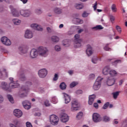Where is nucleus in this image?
Masks as SVG:
<instances>
[{"label":"nucleus","instance_id":"f8f14e48","mask_svg":"<svg viewBox=\"0 0 127 127\" xmlns=\"http://www.w3.org/2000/svg\"><path fill=\"white\" fill-rule=\"evenodd\" d=\"M92 119L94 123H99V122H101V121H102L101 116H100L98 113H94L92 116Z\"/></svg>","mask_w":127,"mask_h":127},{"label":"nucleus","instance_id":"a211bd4d","mask_svg":"<svg viewBox=\"0 0 127 127\" xmlns=\"http://www.w3.org/2000/svg\"><path fill=\"white\" fill-rule=\"evenodd\" d=\"M11 14L14 17H18L20 15V11L18 12L16 9L13 8L11 9Z\"/></svg>","mask_w":127,"mask_h":127},{"label":"nucleus","instance_id":"37998d69","mask_svg":"<svg viewBox=\"0 0 127 127\" xmlns=\"http://www.w3.org/2000/svg\"><path fill=\"white\" fill-rule=\"evenodd\" d=\"M55 50L57 52L61 51V47L59 45H56L55 46Z\"/></svg>","mask_w":127,"mask_h":127},{"label":"nucleus","instance_id":"aec40b11","mask_svg":"<svg viewBox=\"0 0 127 127\" xmlns=\"http://www.w3.org/2000/svg\"><path fill=\"white\" fill-rule=\"evenodd\" d=\"M82 42H83V40L82 39L75 40L74 47L75 48L81 47V46H82Z\"/></svg>","mask_w":127,"mask_h":127},{"label":"nucleus","instance_id":"c03bdc74","mask_svg":"<svg viewBox=\"0 0 127 127\" xmlns=\"http://www.w3.org/2000/svg\"><path fill=\"white\" fill-rule=\"evenodd\" d=\"M111 9L113 12H116L117 11V7H116V4H113L111 6Z\"/></svg>","mask_w":127,"mask_h":127},{"label":"nucleus","instance_id":"72a5a7b5","mask_svg":"<svg viewBox=\"0 0 127 127\" xmlns=\"http://www.w3.org/2000/svg\"><path fill=\"white\" fill-rule=\"evenodd\" d=\"M24 109H25L26 110H29V109H30V108H31V104L30 103H28V105L26 106L25 105V103H22Z\"/></svg>","mask_w":127,"mask_h":127},{"label":"nucleus","instance_id":"c9c22d12","mask_svg":"<svg viewBox=\"0 0 127 127\" xmlns=\"http://www.w3.org/2000/svg\"><path fill=\"white\" fill-rule=\"evenodd\" d=\"M110 44H107L103 48L104 50L105 51H112V49L109 47Z\"/></svg>","mask_w":127,"mask_h":127},{"label":"nucleus","instance_id":"a878e982","mask_svg":"<svg viewBox=\"0 0 127 127\" xmlns=\"http://www.w3.org/2000/svg\"><path fill=\"white\" fill-rule=\"evenodd\" d=\"M51 40L53 42H55L56 43H57L59 42V37H58L57 36H53L51 37Z\"/></svg>","mask_w":127,"mask_h":127},{"label":"nucleus","instance_id":"4d7b16f0","mask_svg":"<svg viewBox=\"0 0 127 127\" xmlns=\"http://www.w3.org/2000/svg\"><path fill=\"white\" fill-rule=\"evenodd\" d=\"M74 38H75V40H79V39H80V35L79 34H76L74 36Z\"/></svg>","mask_w":127,"mask_h":127},{"label":"nucleus","instance_id":"393cba45","mask_svg":"<svg viewBox=\"0 0 127 127\" xmlns=\"http://www.w3.org/2000/svg\"><path fill=\"white\" fill-rule=\"evenodd\" d=\"M98 60H99V61H102V59L101 58L99 59L98 57H95L92 59L91 61L93 64H97Z\"/></svg>","mask_w":127,"mask_h":127},{"label":"nucleus","instance_id":"de8ad7c7","mask_svg":"<svg viewBox=\"0 0 127 127\" xmlns=\"http://www.w3.org/2000/svg\"><path fill=\"white\" fill-rule=\"evenodd\" d=\"M109 106H110V103L109 102L106 103L103 105V110H107V109H108V107H109Z\"/></svg>","mask_w":127,"mask_h":127},{"label":"nucleus","instance_id":"5701e85b","mask_svg":"<svg viewBox=\"0 0 127 127\" xmlns=\"http://www.w3.org/2000/svg\"><path fill=\"white\" fill-rule=\"evenodd\" d=\"M5 74V77H7L8 75L7 74V72L5 69L3 70H0V79H4L3 78V74Z\"/></svg>","mask_w":127,"mask_h":127},{"label":"nucleus","instance_id":"09e8293b","mask_svg":"<svg viewBox=\"0 0 127 127\" xmlns=\"http://www.w3.org/2000/svg\"><path fill=\"white\" fill-rule=\"evenodd\" d=\"M77 84H78V83L75 82H72L70 84V88H74V87H75V86H77Z\"/></svg>","mask_w":127,"mask_h":127},{"label":"nucleus","instance_id":"5fc2aeb1","mask_svg":"<svg viewBox=\"0 0 127 127\" xmlns=\"http://www.w3.org/2000/svg\"><path fill=\"white\" fill-rule=\"evenodd\" d=\"M75 94H76V95H81L82 94H83V91H82V90H77V91H75Z\"/></svg>","mask_w":127,"mask_h":127},{"label":"nucleus","instance_id":"4c0bfd02","mask_svg":"<svg viewBox=\"0 0 127 127\" xmlns=\"http://www.w3.org/2000/svg\"><path fill=\"white\" fill-rule=\"evenodd\" d=\"M35 11V13L38 15L41 14V13L43 12V11H42V9H41V8L36 9Z\"/></svg>","mask_w":127,"mask_h":127},{"label":"nucleus","instance_id":"8fccbe9b","mask_svg":"<svg viewBox=\"0 0 127 127\" xmlns=\"http://www.w3.org/2000/svg\"><path fill=\"white\" fill-rule=\"evenodd\" d=\"M110 117H108L107 116H104L103 117V121L104 122H110Z\"/></svg>","mask_w":127,"mask_h":127},{"label":"nucleus","instance_id":"0e129e2a","mask_svg":"<svg viewBox=\"0 0 127 127\" xmlns=\"http://www.w3.org/2000/svg\"><path fill=\"white\" fill-rule=\"evenodd\" d=\"M3 97H2V95H0V103H2L3 102Z\"/></svg>","mask_w":127,"mask_h":127},{"label":"nucleus","instance_id":"0eeeda50","mask_svg":"<svg viewBox=\"0 0 127 127\" xmlns=\"http://www.w3.org/2000/svg\"><path fill=\"white\" fill-rule=\"evenodd\" d=\"M106 83L107 86H113L116 83V78L109 76L107 77Z\"/></svg>","mask_w":127,"mask_h":127},{"label":"nucleus","instance_id":"13d9d810","mask_svg":"<svg viewBox=\"0 0 127 127\" xmlns=\"http://www.w3.org/2000/svg\"><path fill=\"white\" fill-rule=\"evenodd\" d=\"M26 127H32V125H31V123H30L29 122H26Z\"/></svg>","mask_w":127,"mask_h":127},{"label":"nucleus","instance_id":"bb28decb","mask_svg":"<svg viewBox=\"0 0 127 127\" xmlns=\"http://www.w3.org/2000/svg\"><path fill=\"white\" fill-rule=\"evenodd\" d=\"M63 45L65 47H68L70 45V40H64L63 41Z\"/></svg>","mask_w":127,"mask_h":127},{"label":"nucleus","instance_id":"a19ab883","mask_svg":"<svg viewBox=\"0 0 127 127\" xmlns=\"http://www.w3.org/2000/svg\"><path fill=\"white\" fill-rule=\"evenodd\" d=\"M82 117H83V112H80L77 114L76 116V119L77 120H80V119H82Z\"/></svg>","mask_w":127,"mask_h":127},{"label":"nucleus","instance_id":"f704fd0d","mask_svg":"<svg viewBox=\"0 0 127 127\" xmlns=\"http://www.w3.org/2000/svg\"><path fill=\"white\" fill-rule=\"evenodd\" d=\"M103 27L101 25H97L95 27L92 28V29H94L95 30H98L101 29H103Z\"/></svg>","mask_w":127,"mask_h":127},{"label":"nucleus","instance_id":"6e6d98bb","mask_svg":"<svg viewBox=\"0 0 127 127\" xmlns=\"http://www.w3.org/2000/svg\"><path fill=\"white\" fill-rule=\"evenodd\" d=\"M57 80H58V74L55 73L53 78V81H57Z\"/></svg>","mask_w":127,"mask_h":127},{"label":"nucleus","instance_id":"e2e57ef3","mask_svg":"<svg viewBox=\"0 0 127 127\" xmlns=\"http://www.w3.org/2000/svg\"><path fill=\"white\" fill-rule=\"evenodd\" d=\"M88 15L89 14L86 12H84L82 14L83 17H87V16H88Z\"/></svg>","mask_w":127,"mask_h":127},{"label":"nucleus","instance_id":"c85d7f7f","mask_svg":"<svg viewBox=\"0 0 127 127\" xmlns=\"http://www.w3.org/2000/svg\"><path fill=\"white\" fill-rule=\"evenodd\" d=\"M54 11L55 13H56L57 14H60L61 13H62V9L60 8L56 7Z\"/></svg>","mask_w":127,"mask_h":127},{"label":"nucleus","instance_id":"7c9ffc66","mask_svg":"<svg viewBox=\"0 0 127 127\" xmlns=\"http://www.w3.org/2000/svg\"><path fill=\"white\" fill-rule=\"evenodd\" d=\"M79 110V105H71V111L75 112Z\"/></svg>","mask_w":127,"mask_h":127},{"label":"nucleus","instance_id":"ddd939ff","mask_svg":"<svg viewBox=\"0 0 127 127\" xmlns=\"http://www.w3.org/2000/svg\"><path fill=\"white\" fill-rule=\"evenodd\" d=\"M30 26L32 28H33V29H35L36 30H38V31H43V28H42L41 26L37 24H31Z\"/></svg>","mask_w":127,"mask_h":127},{"label":"nucleus","instance_id":"2eb2a0df","mask_svg":"<svg viewBox=\"0 0 127 127\" xmlns=\"http://www.w3.org/2000/svg\"><path fill=\"white\" fill-rule=\"evenodd\" d=\"M13 115L16 118H21L22 117V111L19 109H15L13 111Z\"/></svg>","mask_w":127,"mask_h":127},{"label":"nucleus","instance_id":"2f4dec72","mask_svg":"<svg viewBox=\"0 0 127 127\" xmlns=\"http://www.w3.org/2000/svg\"><path fill=\"white\" fill-rule=\"evenodd\" d=\"M73 21H74L76 23H83V20H81L79 18H74L73 19Z\"/></svg>","mask_w":127,"mask_h":127},{"label":"nucleus","instance_id":"c756f323","mask_svg":"<svg viewBox=\"0 0 127 127\" xmlns=\"http://www.w3.org/2000/svg\"><path fill=\"white\" fill-rule=\"evenodd\" d=\"M12 21L15 25H19L21 23V21L18 19H13Z\"/></svg>","mask_w":127,"mask_h":127},{"label":"nucleus","instance_id":"864d4df0","mask_svg":"<svg viewBox=\"0 0 127 127\" xmlns=\"http://www.w3.org/2000/svg\"><path fill=\"white\" fill-rule=\"evenodd\" d=\"M95 78V74L91 73L89 76V79L90 80H94V78Z\"/></svg>","mask_w":127,"mask_h":127},{"label":"nucleus","instance_id":"49530a36","mask_svg":"<svg viewBox=\"0 0 127 127\" xmlns=\"http://www.w3.org/2000/svg\"><path fill=\"white\" fill-rule=\"evenodd\" d=\"M52 102H53L54 104H57V103H58V99H57L56 97H54L52 98Z\"/></svg>","mask_w":127,"mask_h":127},{"label":"nucleus","instance_id":"9d476101","mask_svg":"<svg viewBox=\"0 0 127 127\" xmlns=\"http://www.w3.org/2000/svg\"><path fill=\"white\" fill-rule=\"evenodd\" d=\"M86 53L88 57L90 56H92L94 53V50H93V48L90 45H88L87 46V49L86 50Z\"/></svg>","mask_w":127,"mask_h":127},{"label":"nucleus","instance_id":"4468645a","mask_svg":"<svg viewBox=\"0 0 127 127\" xmlns=\"http://www.w3.org/2000/svg\"><path fill=\"white\" fill-rule=\"evenodd\" d=\"M61 121L62 123H67L69 121V117L65 113L61 115Z\"/></svg>","mask_w":127,"mask_h":127},{"label":"nucleus","instance_id":"3c124183","mask_svg":"<svg viewBox=\"0 0 127 127\" xmlns=\"http://www.w3.org/2000/svg\"><path fill=\"white\" fill-rule=\"evenodd\" d=\"M44 105L46 107H50L51 106L50 103H49V101L47 100L44 101Z\"/></svg>","mask_w":127,"mask_h":127},{"label":"nucleus","instance_id":"79ce46f5","mask_svg":"<svg viewBox=\"0 0 127 127\" xmlns=\"http://www.w3.org/2000/svg\"><path fill=\"white\" fill-rule=\"evenodd\" d=\"M122 127H127V119H125L122 121Z\"/></svg>","mask_w":127,"mask_h":127},{"label":"nucleus","instance_id":"cd10ccee","mask_svg":"<svg viewBox=\"0 0 127 127\" xmlns=\"http://www.w3.org/2000/svg\"><path fill=\"white\" fill-rule=\"evenodd\" d=\"M109 74L111 77H116V76H117L118 75V72L117 71L112 69L110 71Z\"/></svg>","mask_w":127,"mask_h":127},{"label":"nucleus","instance_id":"f3484780","mask_svg":"<svg viewBox=\"0 0 127 127\" xmlns=\"http://www.w3.org/2000/svg\"><path fill=\"white\" fill-rule=\"evenodd\" d=\"M0 87L3 90H4L5 91H7V90H8V88H9V86H8L7 82H5L4 81L1 82Z\"/></svg>","mask_w":127,"mask_h":127},{"label":"nucleus","instance_id":"a18cd8bd","mask_svg":"<svg viewBox=\"0 0 127 127\" xmlns=\"http://www.w3.org/2000/svg\"><path fill=\"white\" fill-rule=\"evenodd\" d=\"M71 106H79V103L77 100L71 101Z\"/></svg>","mask_w":127,"mask_h":127},{"label":"nucleus","instance_id":"ea45409f","mask_svg":"<svg viewBox=\"0 0 127 127\" xmlns=\"http://www.w3.org/2000/svg\"><path fill=\"white\" fill-rule=\"evenodd\" d=\"M7 97L8 98V100L9 101L11 104H13L14 103V100H13V98H12V96L10 95H7Z\"/></svg>","mask_w":127,"mask_h":127},{"label":"nucleus","instance_id":"f03ea898","mask_svg":"<svg viewBox=\"0 0 127 127\" xmlns=\"http://www.w3.org/2000/svg\"><path fill=\"white\" fill-rule=\"evenodd\" d=\"M103 78L101 76H98L96 79L94 84L93 86V89L94 91H98L101 88V85H102V80Z\"/></svg>","mask_w":127,"mask_h":127},{"label":"nucleus","instance_id":"6ab92c4d","mask_svg":"<svg viewBox=\"0 0 127 127\" xmlns=\"http://www.w3.org/2000/svg\"><path fill=\"white\" fill-rule=\"evenodd\" d=\"M95 99H96V95L93 94L91 95H89V100H88V104L90 105H93V103H94V101H95Z\"/></svg>","mask_w":127,"mask_h":127},{"label":"nucleus","instance_id":"6e6552de","mask_svg":"<svg viewBox=\"0 0 127 127\" xmlns=\"http://www.w3.org/2000/svg\"><path fill=\"white\" fill-rule=\"evenodd\" d=\"M48 71L45 68L40 69L38 71V74L40 78H45L47 75Z\"/></svg>","mask_w":127,"mask_h":127},{"label":"nucleus","instance_id":"052dcab7","mask_svg":"<svg viewBox=\"0 0 127 127\" xmlns=\"http://www.w3.org/2000/svg\"><path fill=\"white\" fill-rule=\"evenodd\" d=\"M13 124H14V125H15V126H17L18 125V124H19V121H18L17 120H14L13 121Z\"/></svg>","mask_w":127,"mask_h":127},{"label":"nucleus","instance_id":"338daca9","mask_svg":"<svg viewBox=\"0 0 127 127\" xmlns=\"http://www.w3.org/2000/svg\"><path fill=\"white\" fill-rule=\"evenodd\" d=\"M9 80L10 81V83H14L15 81H13V78L12 77H10L9 78Z\"/></svg>","mask_w":127,"mask_h":127},{"label":"nucleus","instance_id":"58836bf2","mask_svg":"<svg viewBox=\"0 0 127 127\" xmlns=\"http://www.w3.org/2000/svg\"><path fill=\"white\" fill-rule=\"evenodd\" d=\"M66 85L64 82H62L60 85V88L61 90H65L66 89Z\"/></svg>","mask_w":127,"mask_h":127},{"label":"nucleus","instance_id":"603ef678","mask_svg":"<svg viewBox=\"0 0 127 127\" xmlns=\"http://www.w3.org/2000/svg\"><path fill=\"white\" fill-rule=\"evenodd\" d=\"M20 79L21 81H25V76H24V74H22L20 75Z\"/></svg>","mask_w":127,"mask_h":127},{"label":"nucleus","instance_id":"dca6fc26","mask_svg":"<svg viewBox=\"0 0 127 127\" xmlns=\"http://www.w3.org/2000/svg\"><path fill=\"white\" fill-rule=\"evenodd\" d=\"M63 94L64 95L65 104H69L71 102V97L67 93H63Z\"/></svg>","mask_w":127,"mask_h":127},{"label":"nucleus","instance_id":"e433bc0d","mask_svg":"<svg viewBox=\"0 0 127 127\" xmlns=\"http://www.w3.org/2000/svg\"><path fill=\"white\" fill-rule=\"evenodd\" d=\"M122 63V60H117L115 61L114 62L112 63V64L113 65V66H117L118 65V64H120Z\"/></svg>","mask_w":127,"mask_h":127},{"label":"nucleus","instance_id":"b1692460","mask_svg":"<svg viewBox=\"0 0 127 127\" xmlns=\"http://www.w3.org/2000/svg\"><path fill=\"white\" fill-rule=\"evenodd\" d=\"M74 7L76 9H82V8H84V4L83 3H77L75 4Z\"/></svg>","mask_w":127,"mask_h":127},{"label":"nucleus","instance_id":"423d86ee","mask_svg":"<svg viewBox=\"0 0 127 127\" xmlns=\"http://www.w3.org/2000/svg\"><path fill=\"white\" fill-rule=\"evenodd\" d=\"M0 40L1 42H2L4 45H6V46H10V45H11V41L6 37H2L1 38Z\"/></svg>","mask_w":127,"mask_h":127},{"label":"nucleus","instance_id":"20e7f679","mask_svg":"<svg viewBox=\"0 0 127 127\" xmlns=\"http://www.w3.org/2000/svg\"><path fill=\"white\" fill-rule=\"evenodd\" d=\"M50 121L51 125L53 126H57L59 122V119L56 115H52L50 117Z\"/></svg>","mask_w":127,"mask_h":127},{"label":"nucleus","instance_id":"7ed1b4c3","mask_svg":"<svg viewBox=\"0 0 127 127\" xmlns=\"http://www.w3.org/2000/svg\"><path fill=\"white\" fill-rule=\"evenodd\" d=\"M20 14L24 17H28L32 14V12L30 9H21L20 10Z\"/></svg>","mask_w":127,"mask_h":127},{"label":"nucleus","instance_id":"774afa93","mask_svg":"<svg viewBox=\"0 0 127 127\" xmlns=\"http://www.w3.org/2000/svg\"><path fill=\"white\" fill-rule=\"evenodd\" d=\"M47 30L48 32H49V33H51V32H52L51 28H50V27H47Z\"/></svg>","mask_w":127,"mask_h":127},{"label":"nucleus","instance_id":"1a4fd4ad","mask_svg":"<svg viewBox=\"0 0 127 127\" xmlns=\"http://www.w3.org/2000/svg\"><path fill=\"white\" fill-rule=\"evenodd\" d=\"M38 55V50H36L35 49H33L31 50L30 53V57L31 59H34V58H36Z\"/></svg>","mask_w":127,"mask_h":127},{"label":"nucleus","instance_id":"412c9836","mask_svg":"<svg viewBox=\"0 0 127 127\" xmlns=\"http://www.w3.org/2000/svg\"><path fill=\"white\" fill-rule=\"evenodd\" d=\"M110 71H111L110 67L106 66L103 68L102 73L103 75H108V74H110Z\"/></svg>","mask_w":127,"mask_h":127},{"label":"nucleus","instance_id":"4be33fe9","mask_svg":"<svg viewBox=\"0 0 127 127\" xmlns=\"http://www.w3.org/2000/svg\"><path fill=\"white\" fill-rule=\"evenodd\" d=\"M18 86H19V84L15 82L13 83H9V87H10V89H14L15 88H17Z\"/></svg>","mask_w":127,"mask_h":127},{"label":"nucleus","instance_id":"473e14b6","mask_svg":"<svg viewBox=\"0 0 127 127\" xmlns=\"http://www.w3.org/2000/svg\"><path fill=\"white\" fill-rule=\"evenodd\" d=\"M112 95L114 100H117V99H118V96L120 95V91L113 92Z\"/></svg>","mask_w":127,"mask_h":127},{"label":"nucleus","instance_id":"39448f33","mask_svg":"<svg viewBox=\"0 0 127 127\" xmlns=\"http://www.w3.org/2000/svg\"><path fill=\"white\" fill-rule=\"evenodd\" d=\"M28 90H29L28 87H22L21 90L19 92V97H20V98H24V97H26Z\"/></svg>","mask_w":127,"mask_h":127},{"label":"nucleus","instance_id":"69168bd1","mask_svg":"<svg viewBox=\"0 0 127 127\" xmlns=\"http://www.w3.org/2000/svg\"><path fill=\"white\" fill-rule=\"evenodd\" d=\"M68 73L70 75H73V74L74 73V70H68Z\"/></svg>","mask_w":127,"mask_h":127},{"label":"nucleus","instance_id":"680f3d73","mask_svg":"<svg viewBox=\"0 0 127 127\" xmlns=\"http://www.w3.org/2000/svg\"><path fill=\"white\" fill-rule=\"evenodd\" d=\"M97 5H98V3H97V2H96L94 4V5L93 6V8H94V10H96L97 9Z\"/></svg>","mask_w":127,"mask_h":127},{"label":"nucleus","instance_id":"bf43d9fd","mask_svg":"<svg viewBox=\"0 0 127 127\" xmlns=\"http://www.w3.org/2000/svg\"><path fill=\"white\" fill-rule=\"evenodd\" d=\"M116 29L118 31V32H119L120 33H121V32H122V29H121V27H120L118 25L116 26Z\"/></svg>","mask_w":127,"mask_h":127},{"label":"nucleus","instance_id":"f257e3e1","mask_svg":"<svg viewBox=\"0 0 127 127\" xmlns=\"http://www.w3.org/2000/svg\"><path fill=\"white\" fill-rule=\"evenodd\" d=\"M38 53L40 56L42 57H47L49 55V50L48 48L41 46L39 47L38 49Z\"/></svg>","mask_w":127,"mask_h":127},{"label":"nucleus","instance_id":"9b49d317","mask_svg":"<svg viewBox=\"0 0 127 127\" xmlns=\"http://www.w3.org/2000/svg\"><path fill=\"white\" fill-rule=\"evenodd\" d=\"M24 36L27 39H31L33 37V33L30 30H26Z\"/></svg>","mask_w":127,"mask_h":127}]
</instances>
